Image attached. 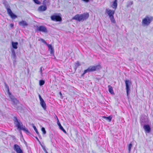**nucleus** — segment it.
<instances>
[{
    "instance_id": "obj_30",
    "label": "nucleus",
    "mask_w": 153,
    "mask_h": 153,
    "mask_svg": "<svg viewBox=\"0 0 153 153\" xmlns=\"http://www.w3.org/2000/svg\"><path fill=\"white\" fill-rule=\"evenodd\" d=\"M33 127L34 130L36 131V134H38V136H39V132L38 131H37V130L36 127L35 126H33Z\"/></svg>"
},
{
    "instance_id": "obj_34",
    "label": "nucleus",
    "mask_w": 153,
    "mask_h": 153,
    "mask_svg": "<svg viewBox=\"0 0 153 153\" xmlns=\"http://www.w3.org/2000/svg\"><path fill=\"white\" fill-rule=\"evenodd\" d=\"M35 3L38 4H40L41 3L38 0H33Z\"/></svg>"
},
{
    "instance_id": "obj_35",
    "label": "nucleus",
    "mask_w": 153,
    "mask_h": 153,
    "mask_svg": "<svg viewBox=\"0 0 153 153\" xmlns=\"http://www.w3.org/2000/svg\"><path fill=\"white\" fill-rule=\"evenodd\" d=\"M46 2H47V0H44L43 2V4L44 5H46Z\"/></svg>"
},
{
    "instance_id": "obj_26",
    "label": "nucleus",
    "mask_w": 153,
    "mask_h": 153,
    "mask_svg": "<svg viewBox=\"0 0 153 153\" xmlns=\"http://www.w3.org/2000/svg\"><path fill=\"white\" fill-rule=\"evenodd\" d=\"M109 18L112 23H116V21L114 19V16L110 17Z\"/></svg>"
},
{
    "instance_id": "obj_1",
    "label": "nucleus",
    "mask_w": 153,
    "mask_h": 153,
    "mask_svg": "<svg viewBox=\"0 0 153 153\" xmlns=\"http://www.w3.org/2000/svg\"><path fill=\"white\" fill-rule=\"evenodd\" d=\"M89 16L88 13H84L82 14H77L74 16L72 19L78 21H83L88 18Z\"/></svg>"
},
{
    "instance_id": "obj_29",
    "label": "nucleus",
    "mask_w": 153,
    "mask_h": 153,
    "mask_svg": "<svg viewBox=\"0 0 153 153\" xmlns=\"http://www.w3.org/2000/svg\"><path fill=\"white\" fill-rule=\"evenodd\" d=\"M39 40L41 41L43 43H44L46 45H47L48 44L45 42V40L42 39L40 38Z\"/></svg>"
},
{
    "instance_id": "obj_17",
    "label": "nucleus",
    "mask_w": 153,
    "mask_h": 153,
    "mask_svg": "<svg viewBox=\"0 0 153 153\" xmlns=\"http://www.w3.org/2000/svg\"><path fill=\"white\" fill-rule=\"evenodd\" d=\"M40 104L43 108L45 110L46 109V104L43 100L40 101Z\"/></svg>"
},
{
    "instance_id": "obj_42",
    "label": "nucleus",
    "mask_w": 153,
    "mask_h": 153,
    "mask_svg": "<svg viewBox=\"0 0 153 153\" xmlns=\"http://www.w3.org/2000/svg\"><path fill=\"white\" fill-rule=\"evenodd\" d=\"M114 2H117V0H114Z\"/></svg>"
},
{
    "instance_id": "obj_8",
    "label": "nucleus",
    "mask_w": 153,
    "mask_h": 153,
    "mask_svg": "<svg viewBox=\"0 0 153 153\" xmlns=\"http://www.w3.org/2000/svg\"><path fill=\"white\" fill-rule=\"evenodd\" d=\"M51 19L54 21H60L62 20L61 17L57 15H53L51 17Z\"/></svg>"
},
{
    "instance_id": "obj_14",
    "label": "nucleus",
    "mask_w": 153,
    "mask_h": 153,
    "mask_svg": "<svg viewBox=\"0 0 153 153\" xmlns=\"http://www.w3.org/2000/svg\"><path fill=\"white\" fill-rule=\"evenodd\" d=\"M19 24L20 26H23L24 27H27L28 25V23L25 21L23 20L19 22Z\"/></svg>"
},
{
    "instance_id": "obj_36",
    "label": "nucleus",
    "mask_w": 153,
    "mask_h": 153,
    "mask_svg": "<svg viewBox=\"0 0 153 153\" xmlns=\"http://www.w3.org/2000/svg\"><path fill=\"white\" fill-rule=\"evenodd\" d=\"M39 99L40 101L43 100V99L42 98L41 95L39 94Z\"/></svg>"
},
{
    "instance_id": "obj_46",
    "label": "nucleus",
    "mask_w": 153,
    "mask_h": 153,
    "mask_svg": "<svg viewBox=\"0 0 153 153\" xmlns=\"http://www.w3.org/2000/svg\"><path fill=\"white\" fill-rule=\"evenodd\" d=\"M45 153H48V152H45Z\"/></svg>"
},
{
    "instance_id": "obj_40",
    "label": "nucleus",
    "mask_w": 153,
    "mask_h": 153,
    "mask_svg": "<svg viewBox=\"0 0 153 153\" xmlns=\"http://www.w3.org/2000/svg\"><path fill=\"white\" fill-rule=\"evenodd\" d=\"M14 26V25L13 24H11L10 25V26L12 27H13Z\"/></svg>"
},
{
    "instance_id": "obj_9",
    "label": "nucleus",
    "mask_w": 153,
    "mask_h": 153,
    "mask_svg": "<svg viewBox=\"0 0 153 153\" xmlns=\"http://www.w3.org/2000/svg\"><path fill=\"white\" fill-rule=\"evenodd\" d=\"M14 149L17 153H23L21 149L19 146L17 144L14 145Z\"/></svg>"
},
{
    "instance_id": "obj_33",
    "label": "nucleus",
    "mask_w": 153,
    "mask_h": 153,
    "mask_svg": "<svg viewBox=\"0 0 153 153\" xmlns=\"http://www.w3.org/2000/svg\"><path fill=\"white\" fill-rule=\"evenodd\" d=\"M41 130L43 134H45L46 133V131L45 130V129L44 128L42 127L41 128Z\"/></svg>"
},
{
    "instance_id": "obj_11",
    "label": "nucleus",
    "mask_w": 153,
    "mask_h": 153,
    "mask_svg": "<svg viewBox=\"0 0 153 153\" xmlns=\"http://www.w3.org/2000/svg\"><path fill=\"white\" fill-rule=\"evenodd\" d=\"M106 12L108 14L109 17H111L114 16V11L111 10L109 9H106Z\"/></svg>"
},
{
    "instance_id": "obj_38",
    "label": "nucleus",
    "mask_w": 153,
    "mask_h": 153,
    "mask_svg": "<svg viewBox=\"0 0 153 153\" xmlns=\"http://www.w3.org/2000/svg\"><path fill=\"white\" fill-rule=\"evenodd\" d=\"M3 3L4 4V5H5V4H8L7 2L6 1H4L3 2Z\"/></svg>"
},
{
    "instance_id": "obj_22",
    "label": "nucleus",
    "mask_w": 153,
    "mask_h": 153,
    "mask_svg": "<svg viewBox=\"0 0 153 153\" xmlns=\"http://www.w3.org/2000/svg\"><path fill=\"white\" fill-rule=\"evenodd\" d=\"M102 118L105 119L106 120H108L109 122H110L112 118V116H110L108 117H106L105 116H103Z\"/></svg>"
},
{
    "instance_id": "obj_43",
    "label": "nucleus",
    "mask_w": 153,
    "mask_h": 153,
    "mask_svg": "<svg viewBox=\"0 0 153 153\" xmlns=\"http://www.w3.org/2000/svg\"><path fill=\"white\" fill-rule=\"evenodd\" d=\"M36 139L38 141H39V140L38 139V138L37 137H36Z\"/></svg>"
},
{
    "instance_id": "obj_2",
    "label": "nucleus",
    "mask_w": 153,
    "mask_h": 153,
    "mask_svg": "<svg viewBox=\"0 0 153 153\" xmlns=\"http://www.w3.org/2000/svg\"><path fill=\"white\" fill-rule=\"evenodd\" d=\"M153 20V17L149 16H146L142 21V25L143 27L149 26Z\"/></svg>"
},
{
    "instance_id": "obj_18",
    "label": "nucleus",
    "mask_w": 153,
    "mask_h": 153,
    "mask_svg": "<svg viewBox=\"0 0 153 153\" xmlns=\"http://www.w3.org/2000/svg\"><path fill=\"white\" fill-rule=\"evenodd\" d=\"M47 46L49 50H50L51 54H53L54 53V50L51 45L50 44H48V45H47Z\"/></svg>"
},
{
    "instance_id": "obj_16",
    "label": "nucleus",
    "mask_w": 153,
    "mask_h": 153,
    "mask_svg": "<svg viewBox=\"0 0 153 153\" xmlns=\"http://www.w3.org/2000/svg\"><path fill=\"white\" fill-rule=\"evenodd\" d=\"M57 124L58 126L59 127V128L62 130L64 133L65 134L67 133V132L64 129L62 126H61V124L60 123L58 119H57Z\"/></svg>"
},
{
    "instance_id": "obj_39",
    "label": "nucleus",
    "mask_w": 153,
    "mask_h": 153,
    "mask_svg": "<svg viewBox=\"0 0 153 153\" xmlns=\"http://www.w3.org/2000/svg\"><path fill=\"white\" fill-rule=\"evenodd\" d=\"M83 1L86 2H88L90 0H82Z\"/></svg>"
},
{
    "instance_id": "obj_24",
    "label": "nucleus",
    "mask_w": 153,
    "mask_h": 153,
    "mask_svg": "<svg viewBox=\"0 0 153 153\" xmlns=\"http://www.w3.org/2000/svg\"><path fill=\"white\" fill-rule=\"evenodd\" d=\"M117 2H116L114 1L112 5V7L113 8L116 9L117 7Z\"/></svg>"
},
{
    "instance_id": "obj_25",
    "label": "nucleus",
    "mask_w": 153,
    "mask_h": 153,
    "mask_svg": "<svg viewBox=\"0 0 153 153\" xmlns=\"http://www.w3.org/2000/svg\"><path fill=\"white\" fill-rule=\"evenodd\" d=\"M132 147V144L131 143L129 144L128 145V153H130L131 151V148Z\"/></svg>"
},
{
    "instance_id": "obj_3",
    "label": "nucleus",
    "mask_w": 153,
    "mask_h": 153,
    "mask_svg": "<svg viewBox=\"0 0 153 153\" xmlns=\"http://www.w3.org/2000/svg\"><path fill=\"white\" fill-rule=\"evenodd\" d=\"M6 8L7 10V12L9 15L10 16L11 18L15 19L17 17V16L13 13L11 9L10 8V6L7 4H5L4 5Z\"/></svg>"
},
{
    "instance_id": "obj_6",
    "label": "nucleus",
    "mask_w": 153,
    "mask_h": 153,
    "mask_svg": "<svg viewBox=\"0 0 153 153\" xmlns=\"http://www.w3.org/2000/svg\"><path fill=\"white\" fill-rule=\"evenodd\" d=\"M9 96L10 98L11 101L12 102V104L14 106L17 108V105L19 104V101L16 98L13 96L11 94H9Z\"/></svg>"
},
{
    "instance_id": "obj_27",
    "label": "nucleus",
    "mask_w": 153,
    "mask_h": 153,
    "mask_svg": "<svg viewBox=\"0 0 153 153\" xmlns=\"http://www.w3.org/2000/svg\"><path fill=\"white\" fill-rule=\"evenodd\" d=\"M5 88L6 89H7V93H8V94L9 95L11 93H10V90H9V87L5 83Z\"/></svg>"
},
{
    "instance_id": "obj_7",
    "label": "nucleus",
    "mask_w": 153,
    "mask_h": 153,
    "mask_svg": "<svg viewBox=\"0 0 153 153\" xmlns=\"http://www.w3.org/2000/svg\"><path fill=\"white\" fill-rule=\"evenodd\" d=\"M14 124L18 129H19L23 126L22 123L19 120H18L16 117H14L13 118Z\"/></svg>"
},
{
    "instance_id": "obj_12",
    "label": "nucleus",
    "mask_w": 153,
    "mask_h": 153,
    "mask_svg": "<svg viewBox=\"0 0 153 153\" xmlns=\"http://www.w3.org/2000/svg\"><path fill=\"white\" fill-rule=\"evenodd\" d=\"M38 30L42 31L44 32H47V30L46 28L43 26H40L37 28Z\"/></svg>"
},
{
    "instance_id": "obj_23",
    "label": "nucleus",
    "mask_w": 153,
    "mask_h": 153,
    "mask_svg": "<svg viewBox=\"0 0 153 153\" xmlns=\"http://www.w3.org/2000/svg\"><path fill=\"white\" fill-rule=\"evenodd\" d=\"M12 58L14 59H16V53L15 52V51L13 49L12 51Z\"/></svg>"
},
{
    "instance_id": "obj_45",
    "label": "nucleus",
    "mask_w": 153,
    "mask_h": 153,
    "mask_svg": "<svg viewBox=\"0 0 153 153\" xmlns=\"http://www.w3.org/2000/svg\"><path fill=\"white\" fill-rule=\"evenodd\" d=\"M59 94H60L61 95H62V93H61V92H60L59 93Z\"/></svg>"
},
{
    "instance_id": "obj_5",
    "label": "nucleus",
    "mask_w": 153,
    "mask_h": 153,
    "mask_svg": "<svg viewBox=\"0 0 153 153\" xmlns=\"http://www.w3.org/2000/svg\"><path fill=\"white\" fill-rule=\"evenodd\" d=\"M97 66H90L87 69L84 70V72L82 74L81 76H83L87 72H92L96 70Z\"/></svg>"
},
{
    "instance_id": "obj_31",
    "label": "nucleus",
    "mask_w": 153,
    "mask_h": 153,
    "mask_svg": "<svg viewBox=\"0 0 153 153\" xmlns=\"http://www.w3.org/2000/svg\"><path fill=\"white\" fill-rule=\"evenodd\" d=\"M45 83V81L43 80H40L39 81V85L40 86L43 85Z\"/></svg>"
},
{
    "instance_id": "obj_15",
    "label": "nucleus",
    "mask_w": 153,
    "mask_h": 153,
    "mask_svg": "<svg viewBox=\"0 0 153 153\" xmlns=\"http://www.w3.org/2000/svg\"><path fill=\"white\" fill-rule=\"evenodd\" d=\"M143 128L145 131L146 132L149 133L150 131V128L149 125H144L143 126Z\"/></svg>"
},
{
    "instance_id": "obj_32",
    "label": "nucleus",
    "mask_w": 153,
    "mask_h": 153,
    "mask_svg": "<svg viewBox=\"0 0 153 153\" xmlns=\"http://www.w3.org/2000/svg\"><path fill=\"white\" fill-rule=\"evenodd\" d=\"M43 67H40V70L39 71V72H40L41 76H42L43 75V73H42V71H43ZM43 70H44V69L43 68Z\"/></svg>"
},
{
    "instance_id": "obj_20",
    "label": "nucleus",
    "mask_w": 153,
    "mask_h": 153,
    "mask_svg": "<svg viewBox=\"0 0 153 153\" xmlns=\"http://www.w3.org/2000/svg\"><path fill=\"white\" fill-rule=\"evenodd\" d=\"M108 88L109 92L112 94H114L112 87L110 85H109L108 86Z\"/></svg>"
},
{
    "instance_id": "obj_13",
    "label": "nucleus",
    "mask_w": 153,
    "mask_h": 153,
    "mask_svg": "<svg viewBox=\"0 0 153 153\" xmlns=\"http://www.w3.org/2000/svg\"><path fill=\"white\" fill-rule=\"evenodd\" d=\"M47 9L46 5H42L39 7L38 10L39 11H45Z\"/></svg>"
},
{
    "instance_id": "obj_41",
    "label": "nucleus",
    "mask_w": 153,
    "mask_h": 153,
    "mask_svg": "<svg viewBox=\"0 0 153 153\" xmlns=\"http://www.w3.org/2000/svg\"><path fill=\"white\" fill-rule=\"evenodd\" d=\"M133 4V2L132 1H130L129 3V5H131Z\"/></svg>"
},
{
    "instance_id": "obj_4",
    "label": "nucleus",
    "mask_w": 153,
    "mask_h": 153,
    "mask_svg": "<svg viewBox=\"0 0 153 153\" xmlns=\"http://www.w3.org/2000/svg\"><path fill=\"white\" fill-rule=\"evenodd\" d=\"M126 84V90L127 96H128L129 93L130 91V86L131 85V82L129 80H126L125 81Z\"/></svg>"
},
{
    "instance_id": "obj_44",
    "label": "nucleus",
    "mask_w": 153,
    "mask_h": 153,
    "mask_svg": "<svg viewBox=\"0 0 153 153\" xmlns=\"http://www.w3.org/2000/svg\"><path fill=\"white\" fill-rule=\"evenodd\" d=\"M56 118L57 120V119H58L57 117L56 116Z\"/></svg>"
},
{
    "instance_id": "obj_37",
    "label": "nucleus",
    "mask_w": 153,
    "mask_h": 153,
    "mask_svg": "<svg viewBox=\"0 0 153 153\" xmlns=\"http://www.w3.org/2000/svg\"><path fill=\"white\" fill-rule=\"evenodd\" d=\"M42 146V149H43V150L45 152H47V150H46L45 147L44 146Z\"/></svg>"
},
{
    "instance_id": "obj_28",
    "label": "nucleus",
    "mask_w": 153,
    "mask_h": 153,
    "mask_svg": "<svg viewBox=\"0 0 153 153\" xmlns=\"http://www.w3.org/2000/svg\"><path fill=\"white\" fill-rule=\"evenodd\" d=\"M81 65V64L80 63L79 61H77L75 63V67L76 69L77 68Z\"/></svg>"
},
{
    "instance_id": "obj_10",
    "label": "nucleus",
    "mask_w": 153,
    "mask_h": 153,
    "mask_svg": "<svg viewBox=\"0 0 153 153\" xmlns=\"http://www.w3.org/2000/svg\"><path fill=\"white\" fill-rule=\"evenodd\" d=\"M148 120L146 116L144 115H142L140 118V121L141 124H143L144 123L147 122Z\"/></svg>"
},
{
    "instance_id": "obj_21",
    "label": "nucleus",
    "mask_w": 153,
    "mask_h": 153,
    "mask_svg": "<svg viewBox=\"0 0 153 153\" xmlns=\"http://www.w3.org/2000/svg\"><path fill=\"white\" fill-rule=\"evenodd\" d=\"M19 129L24 131L26 133H29V131L27 129L25 128V126H22Z\"/></svg>"
},
{
    "instance_id": "obj_19",
    "label": "nucleus",
    "mask_w": 153,
    "mask_h": 153,
    "mask_svg": "<svg viewBox=\"0 0 153 153\" xmlns=\"http://www.w3.org/2000/svg\"><path fill=\"white\" fill-rule=\"evenodd\" d=\"M18 43L17 42H12V45L13 48L15 49H17L18 48L17 46Z\"/></svg>"
}]
</instances>
